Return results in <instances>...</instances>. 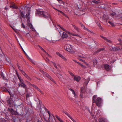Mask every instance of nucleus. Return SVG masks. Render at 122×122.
<instances>
[{"label": "nucleus", "instance_id": "12", "mask_svg": "<svg viewBox=\"0 0 122 122\" xmlns=\"http://www.w3.org/2000/svg\"><path fill=\"white\" fill-rule=\"evenodd\" d=\"M68 37V35L65 32H63L62 33V37L63 38H67Z\"/></svg>", "mask_w": 122, "mask_h": 122}, {"label": "nucleus", "instance_id": "62", "mask_svg": "<svg viewBox=\"0 0 122 122\" xmlns=\"http://www.w3.org/2000/svg\"><path fill=\"white\" fill-rule=\"evenodd\" d=\"M59 2H60L61 1H62L61 0H57Z\"/></svg>", "mask_w": 122, "mask_h": 122}, {"label": "nucleus", "instance_id": "64", "mask_svg": "<svg viewBox=\"0 0 122 122\" xmlns=\"http://www.w3.org/2000/svg\"><path fill=\"white\" fill-rule=\"evenodd\" d=\"M56 117L57 119L59 117L57 115H56Z\"/></svg>", "mask_w": 122, "mask_h": 122}, {"label": "nucleus", "instance_id": "17", "mask_svg": "<svg viewBox=\"0 0 122 122\" xmlns=\"http://www.w3.org/2000/svg\"><path fill=\"white\" fill-rule=\"evenodd\" d=\"M105 49L104 48H102L99 49L97 51L95 52V53H98L99 52H100L101 51H102L104 50Z\"/></svg>", "mask_w": 122, "mask_h": 122}, {"label": "nucleus", "instance_id": "50", "mask_svg": "<svg viewBox=\"0 0 122 122\" xmlns=\"http://www.w3.org/2000/svg\"><path fill=\"white\" fill-rule=\"evenodd\" d=\"M72 93H73V94H74V96L75 97H76V94H75V92H74V91L73 90L72 91Z\"/></svg>", "mask_w": 122, "mask_h": 122}, {"label": "nucleus", "instance_id": "41", "mask_svg": "<svg viewBox=\"0 0 122 122\" xmlns=\"http://www.w3.org/2000/svg\"><path fill=\"white\" fill-rule=\"evenodd\" d=\"M48 113L49 114V121H50V118L51 117V114L50 113V112L49 111H48Z\"/></svg>", "mask_w": 122, "mask_h": 122}, {"label": "nucleus", "instance_id": "54", "mask_svg": "<svg viewBox=\"0 0 122 122\" xmlns=\"http://www.w3.org/2000/svg\"><path fill=\"white\" fill-rule=\"evenodd\" d=\"M59 120L60 122H64V121L61 118Z\"/></svg>", "mask_w": 122, "mask_h": 122}, {"label": "nucleus", "instance_id": "18", "mask_svg": "<svg viewBox=\"0 0 122 122\" xmlns=\"http://www.w3.org/2000/svg\"><path fill=\"white\" fill-rule=\"evenodd\" d=\"M72 25L73 27H74V29H75L78 32H79V29L76 26L74 25L73 24H72Z\"/></svg>", "mask_w": 122, "mask_h": 122}, {"label": "nucleus", "instance_id": "28", "mask_svg": "<svg viewBox=\"0 0 122 122\" xmlns=\"http://www.w3.org/2000/svg\"><path fill=\"white\" fill-rule=\"evenodd\" d=\"M37 90L41 94H44V93L39 88H38Z\"/></svg>", "mask_w": 122, "mask_h": 122}, {"label": "nucleus", "instance_id": "60", "mask_svg": "<svg viewBox=\"0 0 122 122\" xmlns=\"http://www.w3.org/2000/svg\"><path fill=\"white\" fill-rule=\"evenodd\" d=\"M23 51H24V53L25 54V55L27 56L28 57H28V56H27V55L26 54V53L23 50Z\"/></svg>", "mask_w": 122, "mask_h": 122}, {"label": "nucleus", "instance_id": "22", "mask_svg": "<svg viewBox=\"0 0 122 122\" xmlns=\"http://www.w3.org/2000/svg\"><path fill=\"white\" fill-rule=\"evenodd\" d=\"M110 15H111L112 16H115L116 17V16H117V15H117L116 13L114 12H113L112 13H111Z\"/></svg>", "mask_w": 122, "mask_h": 122}, {"label": "nucleus", "instance_id": "39", "mask_svg": "<svg viewBox=\"0 0 122 122\" xmlns=\"http://www.w3.org/2000/svg\"><path fill=\"white\" fill-rule=\"evenodd\" d=\"M52 62V63L53 64V65H54V66L56 68H57L58 67H57V66H56V64H55V63L53 62Z\"/></svg>", "mask_w": 122, "mask_h": 122}, {"label": "nucleus", "instance_id": "32", "mask_svg": "<svg viewBox=\"0 0 122 122\" xmlns=\"http://www.w3.org/2000/svg\"><path fill=\"white\" fill-rule=\"evenodd\" d=\"M108 23L112 26H114V24L112 22L109 21H108Z\"/></svg>", "mask_w": 122, "mask_h": 122}, {"label": "nucleus", "instance_id": "10", "mask_svg": "<svg viewBox=\"0 0 122 122\" xmlns=\"http://www.w3.org/2000/svg\"><path fill=\"white\" fill-rule=\"evenodd\" d=\"M100 36L102 38H103L106 41V42H108L109 43H112V42L111 41L107 39L106 37H104L101 36Z\"/></svg>", "mask_w": 122, "mask_h": 122}, {"label": "nucleus", "instance_id": "8", "mask_svg": "<svg viewBox=\"0 0 122 122\" xmlns=\"http://www.w3.org/2000/svg\"><path fill=\"white\" fill-rule=\"evenodd\" d=\"M9 93L10 95V97H11L12 98L14 101H15L17 99V95L15 94H14L12 95L10 92H9Z\"/></svg>", "mask_w": 122, "mask_h": 122}, {"label": "nucleus", "instance_id": "56", "mask_svg": "<svg viewBox=\"0 0 122 122\" xmlns=\"http://www.w3.org/2000/svg\"><path fill=\"white\" fill-rule=\"evenodd\" d=\"M79 60H80V61H82L83 62H85V61H84L83 60L81 59H80Z\"/></svg>", "mask_w": 122, "mask_h": 122}, {"label": "nucleus", "instance_id": "35", "mask_svg": "<svg viewBox=\"0 0 122 122\" xmlns=\"http://www.w3.org/2000/svg\"><path fill=\"white\" fill-rule=\"evenodd\" d=\"M118 41H120V44L121 45H122V41L121 40V39L120 38H119L118 39Z\"/></svg>", "mask_w": 122, "mask_h": 122}, {"label": "nucleus", "instance_id": "19", "mask_svg": "<svg viewBox=\"0 0 122 122\" xmlns=\"http://www.w3.org/2000/svg\"><path fill=\"white\" fill-rule=\"evenodd\" d=\"M2 89L3 91H5L6 92H8L9 93V92H9L8 91V90L5 87H3L2 88Z\"/></svg>", "mask_w": 122, "mask_h": 122}, {"label": "nucleus", "instance_id": "40", "mask_svg": "<svg viewBox=\"0 0 122 122\" xmlns=\"http://www.w3.org/2000/svg\"><path fill=\"white\" fill-rule=\"evenodd\" d=\"M70 118L72 120L73 122H76L75 121V120H74L72 117L71 116V117H70Z\"/></svg>", "mask_w": 122, "mask_h": 122}, {"label": "nucleus", "instance_id": "36", "mask_svg": "<svg viewBox=\"0 0 122 122\" xmlns=\"http://www.w3.org/2000/svg\"><path fill=\"white\" fill-rule=\"evenodd\" d=\"M56 54L60 56L61 57L63 56V55L60 54L59 52H57Z\"/></svg>", "mask_w": 122, "mask_h": 122}, {"label": "nucleus", "instance_id": "6", "mask_svg": "<svg viewBox=\"0 0 122 122\" xmlns=\"http://www.w3.org/2000/svg\"><path fill=\"white\" fill-rule=\"evenodd\" d=\"M43 75L44 76L46 77L53 82L55 83V81L46 72H45L43 74Z\"/></svg>", "mask_w": 122, "mask_h": 122}, {"label": "nucleus", "instance_id": "31", "mask_svg": "<svg viewBox=\"0 0 122 122\" xmlns=\"http://www.w3.org/2000/svg\"><path fill=\"white\" fill-rule=\"evenodd\" d=\"M89 78H88V79L87 81H85L84 83L85 84H86V86L87 85V84L89 82Z\"/></svg>", "mask_w": 122, "mask_h": 122}, {"label": "nucleus", "instance_id": "7", "mask_svg": "<svg viewBox=\"0 0 122 122\" xmlns=\"http://www.w3.org/2000/svg\"><path fill=\"white\" fill-rule=\"evenodd\" d=\"M8 103L10 104L9 105V106H11V105L13 103V101H14L11 97H10L7 98L6 99Z\"/></svg>", "mask_w": 122, "mask_h": 122}, {"label": "nucleus", "instance_id": "26", "mask_svg": "<svg viewBox=\"0 0 122 122\" xmlns=\"http://www.w3.org/2000/svg\"><path fill=\"white\" fill-rule=\"evenodd\" d=\"M110 50L111 51H116L115 47H112L110 49Z\"/></svg>", "mask_w": 122, "mask_h": 122}, {"label": "nucleus", "instance_id": "33", "mask_svg": "<svg viewBox=\"0 0 122 122\" xmlns=\"http://www.w3.org/2000/svg\"><path fill=\"white\" fill-rule=\"evenodd\" d=\"M38 46L44 52H45L46 51L40 45H38Z\"/></svg>", "mask_w": 122, "mask_h": 122}, {"label": "nucleus", "instance_id": "37", "mask_svg": "<svg viewBox=\"0 0 122 122\" xmlns=\"http://www.w3.org/2000/svg\"><path fill=\"white\" fill-rule=\"evenodd\" d=\"M1 77L3 78V79H5V78L3 74V73L2 72H1Z\"/></svg>", "mask_w": 122, "mask_h": 122}, {"label": "nucleus", "instance_id": "27", "mask_svg": "<svg viewBox=\"0 0 122 122\" xmlns=\"http://www.w3.org/2000/svg\"><path fill=\"white\" fill-rule=\"evenodd\" d=\"M29 13H28L26 15V17L28 20L29 19Z\"/></svg>", "mask_w": 122, "mask_h": 122}, {"label": "nucleus", "instance_id": "53", "mask_svg": "<svg viewBox=\"0 0 122 122\" xmlns=\"http://www.w3.org/2000/svg\"><path fill=\"white\" fill-rule=\"evenodd\" d=\"M27 78L30 81L31 80V79L29 76Z\"/></svg>", "mask_w": 122, "mask_h": 122}, {"label": "nucleus", "instance_id": "42", "mask_svg": "<svg viewBox=\"0 0 122 122\" xmlns=\"http://www.w3.org/2000/svg\"><path fill=\"white\" fill-rule=\"evenodd\" d=\"M32 86L33 87H34L35 88H36V89H37L38 88V87L36 85H35L34 84H33V85H32Z\"/></svg>", "mask_w": 122, "mask_h": 122}, {"label": "nucleus", "instance_id": "3", "mask_svg": "<svg viewBox=\"0 0 122 122\" xmlns=\"http://www.w3.org/2000/svg\"><path fill=\"white\" fill-rule=\"evenodd\" d=\"M102 100L101 98H97L95 101L96 105L99 107H101L102 106Z\"/></svg>", "mask_w": 122, "mask_h": 122}, {"label": "nucleus", "instance_id": "23", "mask_svg": "<svg viewBox=\"0 0 122 122\" xmlns=\"http://www.w3.org/2000/svg\"><path fill=\"white\" fill-rule=\"evenodd\" d=\"M63 112L65 113L67 116L70 118V117H71V116L68 113V112H67L66 111H63Z\"/></svg>", "mask_w": 122, "mask_h": 122}, {"label": "nucleus", "instance_id": "24", "mask_svg": "<svg viewBox=\"0 0 122 122\" xmlns=\"http://www.w3.org/2000/svg\"><path fill=\"white\" fill-rule=\"evenodd\" d=\"M97 97V95H95L93 96L92 98V102L93 103H94L95 102V99H96Z\"/></svg>", "mask_w": 122, "mask_h": 122}, {"label": "nucleus", "instance_id": "13", "mask_svg": "<svg viewBox=\"0 0 122 122\" xmlns=\"http://www.w3.org/2000/svg\"><path fill=\"white\" fill-rule=\"evenodd\" d=\"M99 122H106L105 119L103 118H100L99 119Z\"/></svg>", "mask_w": 122, "mask_h": 122}, {"label": "nucleus", "instance_id": "4", "mask_svg": "<svg viewBox=\"0 0 122 122\" xmlns=\"http://www.w3.org/2000/svg\"><path fill=\"white\" fill-rule=\"evenodd\" d=\"M64 48L65 50L70 52L71 53H74V51L72 49L71 46L70 45H66L64 47Z\"/></svg>", "mask_w": 122, "mask_h": 122}, {"label": "nucleus", "instance_id": "16", "mask_svg": "<svg viewBox=\"0 0 122 122\" xmlns=\"http://www.w3.org/2000/svg\"><path fill=\"white\" fill-rule=\"evenodd\" d=\"M116 51L121 50L122 49V46H117L115 47Z\"/></svg>", "mask_w": 122, "mask_h": 122}, {"label": "nucleus", "instance_id": "59", "mask_svg": "<svg viewBox=\"0 0 122 122\" xmlns=\"http://www.w3.org/2000/svg\"><path fill=\"white\" fill-rule=\"evenodd\" d=\"M76 63H78V64H79L80 65H82L81 64H80V63H79V62H77H77Z\"/></svg>", "mask_w": 122, "mask_h": 122}, {"label": "nucleus", "instance_id": "30", "mask_svg": "<svg viewBox=\"0 0 122 122\" xmlns=\"http://www.w3.org/2000/svg\"><path fill=\"white\" fill-rule=\"evenodd\" d=\"M18 8V7H17L14 3L13 6H12V8L13 9H17Z\"/></svg>", "mask_w": 122, "mask_h": 122}, {"label": "nucleus", "instance_id": "2", "mask_svg": "<svg viewBox=\"0 0 122 122\" xmlns=\"http://www.w3.org/2000/svg\"><path fill=\"white\" fill-rule=\"evenodd\" d=\"M18 79H19L20 83L19 84V85L20 86L23 87L25 89V92H26L27 90V87L26 85L25 84L23 80L21 78V77L19 76H18Z\"/></svg>", "mask_w": 122, "mask_h": 122}, {"label": "nucleus", "instance_id": "21", "mask_svg": "<svg viewBox=\"0 0 122 122\" xmlns=\"http://www.w3.org/2000/svg\"><path fill=\"white\" fill-rule=\"evenodd\" d=\"M92 1L93 3H94L96 4H98V3L100 2V0H98L97 1L96 0H92Z\"/></svg>", "mask_w": 122, "mask_h": 122}, {"label": "nucleus", "instance_id": "47", "mask_svg": "<svg viewBox=\"0 0 122 122\" xmlns=\"http://www.w3.org/2000/svg\"><path fill=\"white\" fill-rule=\"evenodd\" d=\"M17 66H18L19 69L21 71H22V70H23L19 66V65H17Z\"/></svg>", "mask_w": 122, "mask_h": 122}, {"label": "nucleus", "instance_id": "57", "mask_svg": "<svg viewBox=\"0 0 122 122\" xmlns=\"http://www.w3.org/2000/svg\"><path fill=\"white\" fill-rule=\"evenodd\" d=\"M26 78L28 76V75L26 74H25V75H24Z\"/></svg>", "mask_w": 122, "mask_h": 122}, {"label": "nucleus", "instance_id": "52", "mask_svg": "<svg viewBox=\"0 0 122 122\" xmlns=\"http://www.w3.org/2000/svg\"><path fill=\"white\" fill-rule=\"evenodd\" d=\"M70 74L71 75V76H74V74L72 72H70Z\"/></svg>", "mask_w": 122, "mask_h": 122}, {"label": "nucleus", "instance_id": "44", "mask_svg": "<svg viewBox=\"0 0 122 122\" xmlns=\"http://www.w3.org/2000/svg\"><path fill=\"white\" fill-rule=\"evenodd\" d=\"M65 61H66L67 60V59L66 58L64 57L63 56L61 57Z\"/></svg>", "mask_w": 122, "mask_h": 122}, {"label": "nucleus", "instance_id": "45", "mask_svg": "<svg viewBox=\"0 0 122 122\" xmlns=\"http://www.w3.org/2000/svg\"><path fill=\"white\" fill-rule=\"evenodd\" d=\"M14 4V3H12L10 5V7L11 8H12V6H13V5Z\"/></svg>", "mask_w": 122, "mask_h": 122}, {"label": "nucleus", "instance_id": "29", "mask_svg": "<svg viewBox=\"0 0 122 122\" xmlns=\"http://www.w3.org/2000/svg\"><path fill=\"white\" fill-rule=\"evenodd\" d=\"M93 64L94 65H95L97 64V61L96 60H93Z\"/></svg>", "mask_w": 122, "mask_h": 122}, {"label": "nucleus", "instance_id": "51", "mask_svg": "<svg viewBox=\"0 0 122 122\" xmlns=\"http://www.w3.org/2000/svg\"><path fill=\"white\" fill-rule=\"evenodd\" d=\"M84 29V30H87L89 32L90 31V30H89V29L85 27V28Z\"/></svg>", "mask_w": 122, "mask_h": 122}, {"label": "nucleus", "instance_id": "14", "mask_svg": "<svg viewBox=\"0 0 122 122\" xmlns=\"http://www.w3.org/2000/svg\"><path fill=\"white\" fill-rule=\"evenodd\" d=\"M86 91V88L85 87H83L81 88V95L82 94V93H83Z\"/></svg>", "mask_w": 122, "mask_h": 122}, {"label": "nucleus", "instance_id": "34", "mask_svg": "<svg viewBox=\"0 0 122 122\" xmlns=\"http://www.w3.org/2000/svg\"><path fill=\"white\" fill-rule=\"evenodd\" d=\"M58 25L59 26L61 29L62 30L64 31H65L66 30V29L62 27H61L60 25Z\"/></svg>", "mask_w": 122, "mask_h": 122}, {"label": "nucleus", "instance_id": "15", "mask_svg": "<svg viewBox=\"0 0 122 122\" xmlns=\"http://www.w3.org/2000/svg\"><path fill=\"white\" fill-rule=\"evenodd\" d=\"M116 16V17L122 20V13H120L118 14V15H117Z\"/></svg>", "mask_w": 122, "mask_h": 122}, {"label": "nucleus", "instance_id": "43", "mask_svg": "<svg viewBox=\"0 0 122 122\" xmlns=\"http://www.w3.org/2000/svg\"><path fill=\"white\" fill-rule=\"evenodd\" d=\"M22 23L21 24V27H23L24 28H25V25H24L23 23H22Z\"/></svg>", "mask_w": 122, "mask_h": 122}, {"label": "nucleus", "instance_id": "38", "mask_svg": "<svg viewBox=\"0 0 122 122\" xmlns=\"http://www.w3.org/2000/svg\"><path fill=\"white\" fill-rule=\"evenodd\" d=\"M61 13L63 15L66 16V17H67L68 18H69L63 12H62V11H61Z\"/></svg>", "mask_w": 122, "mask_h": 122}, {"label": "nucleus", "instance_id": "5", "mask_svg": "<svg viewBox=\"0 0 122 122\" xmlns=\"http://www.w3.org/2000/svg\"><path fill=\"white\" fill-rule=\"evenodd\" d=\"M8 111L10 112L12 115H19V114L16 111H15L12 108H8Z\"/></svg>", "mask_w": 122, "mask_h": 122}, {"label": "nucleus", "instance_id": "58", "mask_svg": "<svg viewBox=\"0 0 122 122\" xmlns=\"http://www.w3.org/2000/svg\"><path fill=\"white\" fill-rule=\"evenodd\" d=\"M69 89L71 91V92L73 90V89L71 88H69Z\"/></svg>", "mask_w": 122, "mask_h": 122}, {"label": "nucleus", "instance_id": "9", "mask_svg": "<svg viewBox=\"0 0 122 122\" xmlns=\"http://www.w3.org/2000/svg\"><path fill=\"white\" fill-rule=\"evenodd\" d=\"M104 67L105 69L107 71H109L111 68L110 66L107 64L104 65Z\"/></svg>", "mask_w": 122, "mask_h": 122}, {"label": "nucleus", "instance_id": "55", "mask_svg": "<svg viewBox=\"0 0 122 122\" xmlns=\"http://www.w3.org/2000/svg\"><path fill=\"white\" fill-rule=\"evenodd\" d=\"M65 32L66 33H67L69 34H70V32H69L68 31L66 30V31H65Z\"/></svg>", "mask_w": 122, "mask_h": 122}, {"label": "nucleus", "instance_id": "1", "mask_svg": "<svg viewBox=\"0 0 122 122\" xmlns=\"http://www.w3.org/2000/svg\"><path fill=\"white\" fill-rule=\"evenodd\" d=\"M36 13L39 15H42L43 17L46 18H49L51 20L50 15L47 13H44L43 11H40V10H38L37 11Z\"/></svg>", "mask_w": 122, "mask_h": 122}, {"label": "nucleus", "instance_id": "11", "mask_svg": "<svg viewBox=\"0 0 122 122\" xmlns=\"http://www.w3.org/2000/svg\"><path fill=\"white\" fill-rule=\"evenodd\" d=\"M74 80L77 81H78L81 79V78L80 76H74Z\"/></svg>", "mask_w": 122, "mask_h": 122}, {"label": "nucleus", "instance_id": "25", "mask_svg": "<svg viewBox=\"0 0 122 122\" xmlns=\"http://www.w3.org/2000/svg\"><path fill=\"white\" fill-rule=\"evenodd\" d=\"M29 59V60L30 61L32 62L33 64H35V61L33 60H32L29 57H28Z\"/></svg>", "mask_w": 122, "mask_h": 122}, {"label": "nucleus", "instance_id": "46", "mask_svg": "<svg viewBox=\"0 0 122 122\" xmlns=\"http://www.w3.org/2000/svg\"><path fill=\"white\" fill-rule=\"evenodd\" d=\"M21 15L22 17L23 18L24 17V14H23V13L22 12H21Z\"/></svg>", "mask_w": 122, "mask_h": 122}, {"label": "nucleus", "instance_id": "61", "mask_svg": "<svg viewBox=\"0 0 122 122\" xmlns=\"http://www.w3.org/2000/svg\"><path fill=\"white\" fill-rule=\"evenodd\" d=\"M81 27H83V26H84V25H83V24H81Z\"/></svg>", "mask_w": 122, "mask_h": 122}, {"label": "nucleus", "instance_id": "63", "mask_svg": "<svg viewBox=\"0 0 122 122\" xmlns=\"http://www.w3.org/2000/svg\"><path fill=\"white\" fill-rule=\"evenodd\" d=\"M47 54V55H48V56H49V54L47 52H46V51L45 52Z\"/></svg>", "mask_w": 122, "mask_h": 122}, {"label": "nucleus", "instance_id": "48", "mask_svg": "<svg viewBox=\"0 0 122 122\" xmlns=\"http://www.w3.org/2000/svg\"><path fill=\"white\" fill-rule=\"evenodd\" d=\"M21 72H22L23 74L24 75H25V74H26V73L23 70H22Z\"/></svg>", "mask_w": 122, "mask_h": 122}, {"label": "nucleus", "instance_id": "20", "mask_svg": "<svg viewBox=\"0 0 122 122\" xmlns=\"http://www.w3.org/2000/svg\"><path fill=\"white\" fill-rule=\"evenodd\" d=\"M56 75L59 79L61 78L62 77L61 75L60 74L57 73Z\"/></svg>", "mask_w": 122, "mask_h": 122}, {"label": "nucleus", "instance_id": "49", "mask_svg": "<svg viewBox=\"0 0 122 122\" xmlns=\"http://www.w3.org/2000/svg\"><path fill=\"white\" fill-rule=\"evenodd\" d=\"M27 84H28L29 85H30L32 86V85H33V84H31L30 82H29L27 81Z\"/></svg>", "mask_w": 122, "mask_h": 122}]
</instances>
